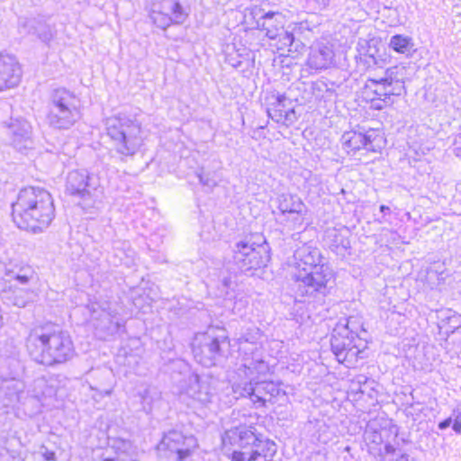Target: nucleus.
<instances>
[{"label": "nucleus", "mask_w": 461, "mask_h": 461, "mask_svg": "<svg viewBox=\"0 0 461 461\" xmlns=\"http://www.w3.org/2000/svg\"><path fill=\"white\" fill-rule=\"evenodd\" d=\"M25 346L33 361L48 367L65 364L76 355L69 333L50 322L32 329Z\"/></svg>", "instance_id": "f257e3e1"}, {"label": "nucleus", "mask_w": 461, "mask_h": 461, "mask_svg": "<svg viewBox=\"0 0 461 461\" xmlns=\"http://www.w3.org/2000/svg\"><path fill=\"white\" fill-rule=\"evenodd\" d=\"M275 41V46L278 50H285L287 49L288 52L298 51L299 48L303 45L300 41H296L293 32L285 30L284 27L276 32L275 38H269Z\"/></svg>", "instance_id": "cd10ccee"}, {"label": "nucleus", "mask_w": 461, "mask_h": 461, "mask_svg": "<svg viewBox=\"0 0 461 461\" xmlns=\"http://www.w3.org/2000/svg\"><path fill=\"white\" fill-rule=\"evenodd\" d=\"M22 68L14 55L0 53V92L19 85Z\"/></svg>", "instance_id": "f3484780"}, {"label": "nucleus", "mask_w": 461, "mask_h": 461, "mask_svg": "<svg viewBox=\"0 0 461 461\" xmlns=\"http://www.w3.org/2000/svg\"><path fill=\"white\" fill-rule=\"evenodd\" d=\"M269 371L268 364L259 356L253 353L251 357H247L244 362L237 369V375L240 379V382L258 381L260 375H265Z\"/></svg>", "instance_id": "6ab92c4d"}, {"label": "nucleus", "mask_w": 461, "mask_h": 461, "mask_svg": "<svg viewBox=\"0 0 461 461\" xmlns=\"http://www.w3.org/2000/svg\"><path fill=\"white\" fill-rule=\"evenodd\" d=\"M197 176L199 178V182L204 186L212 188L217 185L216 181L210 176L209 173L200 172L197 173Z\"/></svg>", "instance_id": "ea45409f"}, {"label": "nucleus", "mask_w": 461, "mask_h": 461, "mask_svg": "<svg viewBox=\"0 0 461 461\" xmlns=\"http://www.w3.org/2000/svg\"><path fill=\"white\" fill-rule=\"evenodd\" d=\"M47 108L46 121L54 130H69L82 118L80 98L65 87L50 92Z\"/></svg>", "instance_id": "7ed1b4c3"}, {"label": "nucleus", "mask_w": 461, "mask_h": 461, "mask_svg": "<svg viewBox=\"0 0 461 461\" xmlns=\"http://www.w3.org/2000/svg\"><path fill=\"white\" fill-rule=\"evenodd\" d=\"M452 429L456 434H461V421L453 420Z\"/></svg>", "instance_id": "de8ad7c7"}, {"label": "nucleus", "mask_w": 461, "mask_h": 461, "mask_svg": "<svg viewBox=\"0 0 461 461\" xmlns=\"http://www.w3.org/2000/svg\"><path fill=\"white\" fill-rule=\"evenodd\" d=\"M14 384V387L15 388V392L14 393H12L10 394V400L13 402V401H18L19 400V393L21 392V389L18 388V384L19 383L18 382H13Z\"/></svg>", "instance_id": "c03bdc74"}, {"label": "nucleus", "mask_w": 461, "mask_h": 461, "mask_svg": "<svg viewBox=\"0 0 461 461\" xmlns=\"http://www.w3.org/2000/svg\"><path fill=\"white\" fill-rule=\"evenodd\" d=\"M294 257L298 261V267H306L308 270L322 266V257L317 248L303 245L294 251Z\"/></svg>", "instance_id": "393cba45"}, {"label": "nucleus", "mask_w": 461, "mask_h": 461, "mask_svg": "<svg viewBox=\"0 0 461 461\" xmlns=\"http://www.w3.org/2000/svg\"><path fill=\"white\" fill-rule=\"evenodd\" d=\"M0 298L5 304L23 308L30 300V293L11 285L8 288L3 287L0 290Z\"/></svg>", "instance_id": "bb28decb"}, {"label": "nucleus", "mask_w": 461, "mask_h": 461, "mask_svg": "<svg viewBox=\"0 0 461 461\" xmlns=\"http://www.w3.org/2000/svg\"><path fill=\"white\" fill-rule=\"evenodd\" d=\"M453 151L457 157L461 158V133L456 135L454 139Z\"/></svg>", "instance_id": "79ce46f5"}, {"label": "nucleus", "mask_w": 461, "mask_h": 461, "mask_svg": "<svg viewBox=\"0 0 461 461\" xmlns=\"http://www.w3.org/2000/svg\"><path fill=\"white\" fill-rule=\"evenodd\" d=\"M5 275L9 282L14 280L19 284L25 285L32 278L33 270L28 265L14 266L13 267H6Z\"/></svg>", "instance_id": "c756f323"}, {"label": "nucleus", "mask_w": 461, "mask_h": 461, "mask_svg": "<svg viewBox=\"0 0 461 461\" xmlns=\"http://www.w3.org/2000/svg\"><path fill=\"white\" fill-rule=\"evenodd\" d=\"M21 32L36 35L41 41L50 42L53 38L52 28L46 23L35 18H23L19 22Z\"/></svg>", "instance_id": "4be33fe9"}, {"label": "nucleus", "mask_w": 461, "mask_h": 461, "mask_svg": "<svg viewBox=\"0 0 461 461\" xmlns=\"http://www.w3.org/2000/svg\"><path fill=\"white\" fill-rule=\"evenodd\" d=\"M315 2L321 9H326L330 4V0H315Z\"/></svg>", "instance_id": "49530a36"}, {"label": "nucleus", "mask_w": 461, "mask_h": 461, "mask_svg": "<svg viewBox=\"0 0 461 461\" xmlns=\"http://www.w3.org/2000/svg\"><path fill=\"white\" fill-rule=\"evenodd\" d=\"M122 444L123 447H127L130 446V443L128 441H122Z\"/></svg>", "instance_id": "3c124183"}, {"label": "nucleus", "mask_w": 461, "mask_h": 461, "mask_svg": "<svg viewBox=\"0 0 461 461\" xmlns=\"http://www.w3.org/2000/svg\"><path fill=\"white\" fill-rule=\"evenodd\" d=\"M375 52H377L376 50H374L372 51L371 48H369L366 50V53L364 54L365 62L368 68H371V67H376L377 68H382L383 64L384 63V60L383 59H380L375 56Z\"/></svg>", "instance_id": "4c0bfd02"}, {"label": "nucleus", "mask_w": 461, "mask_h": 461, "mask_svg": "<svg viewBox=\"0 0 461 461\" xmlns=\"http://www.w3.org/2000/svg\"><path fill=\"white\" fill-rule=\"evenodd\" d=\"M232 391L238 397H249L254 403L264 406L267 396L269 400L280 393V387L273 381L234 382Z\"/></svg>", "instance_id": "9b49d317"}, {"label": "nucleus", "mask_w": 461, "mask_h": 461, "mask_svg": "<svg viewBox=\"0 0 461 461\" xmlns=\"http://www.w3.org/2000/svg\"><path fill=\"white\" fill-rule=\"evenodd\" d=\"M230 344L229 337L221 330V334L203 333L197 335L192 344V351L195 360L205 367L215 366Z\"/></svg>", "instance_id": "6e6552de"}, {"label": "nucleus", "mask_w": 461, "mask_h": 461, "mask_svg": "<svg viewBox=\"0 0 461 461\" xmlns=\"http://www.w3.org/2000/svg\"><path fill=\"white\" fill-rule=\"evenodd\" d=\"M454 108H456L458 109V106L456 104V102L455 101H452V104H451Z\"/></svg>", "instance_id": "603ef678"}, {"label": "nucleus", "mask_w": 461, "mask_h": 461, "mask_svg": "<svg viewBox=\"0 0 461 461\" xmlns=\"http://www.w3.org/2000/svg\"><path fill=\"white\" fill-rule=\"evenodd\" d=\"M336 328H345L348 334L359 339L360 332H366L364 324L357 316H350L346 320L345 324H339Z\"/></svg>", "instance_id": "72a5a7b5"}, {"label": "nucleus", "mask_w": 461, "mask_h": 461, "mask_svg": "<svg viewBox=\"0 0 461 461\" xmlns=\"http://www.w3.org/2000/svg\"><path fill=\"white\" fill-rule=\"evenodd\" d=\"M285 23V15L280 12L269 11L257 21V27L266 32V36L275 38Z\"/></svg>", "instance_id": "b1692460"}, {"label": "nucleus", "mask_w": 461, "mask_h": 461, "mask_svg": "<svg viewBox=\"0 0 461 461\" xmlns=\"http://www.w3.org/2000/svg\"><path fill=\"white\" fill-rule=\"evenodd\" d=\"M12 217L18 228L33 233L41 232L55 217L51 194L41 187L21 189L16 201L12 203Z\"/></svg>", "instance_id": "f03ea898"}, {"label": "nucleus", "mask_w": 461, "mask_h": 461, "mask_svg": "<svg viewBox=\"0 0 461 461\" xmlns=\"http://www.w3.org/2000/svg\"><path fill=\"white\" fill-rule=\"evenodd\" d=\"M436 319L438 335L442 339L452 332L451 330L461 324V315L449 308L438 310Z\"/></svg>", "instance_id": "5701e85b"}, {"label": "nucleus", "mask_w": 461, "mask_h": 461, "mask_svg": "<svg viewBox=\"0 0 461 461\" xmlns=\"http://www.w3.org/2000/svg\"><path fill=\"white\" fill-rule=\"evenodd\" d=\"M277 208L282 214L301 216L304 211V203L297 195L283 194L276 198Z\"/></svg>", "instance_id": "a878e982"}, {"label": "nucleus", "mask_w": 461, "mask_h": 461, "mask_svg": "<svg viewBox=\"0 0 461 461\" xmlns=\"http://www.w3.org/2000/svg\"><path fill=\"white\" fill-rule=\"evenodd\" d=\"M277 451L276 444L259 434L258 440L249 450H233V461H272Z\"/></svg>", "instance_id": "2eb2a0df"}, {"label": "nucleus", "mask_w": 461, "mask_h": 461, "mask_svg": "<svg viewBox=\"0 0 461 461\" xmlns=\"http://www.w3.org/2000/svg\"><path fill=\"white\" fill-rule=\"evenodd\" d=\"M149 16L158 29L183 24L188 17L182 0H148Z\"/></svg>", "instance_id": "1a4fd4ad"}, {"label": "nucleus", "mask_w": 461, "mask_h": 461, "mask_svg": "<svg viewBox=\"0 0 461 461\" xmlns=\"http://www.w3.org/2000/svg\"><path fill=\"white\" fill-rule=\"evenodd\" d=\"M384 450L386 454H393L395 452V447L391 444H386L384 446Z\"/></svg>", "instance_id": "09e8293b"}, {"label": "nucleus", "mask_w": 461, "mask_h": 461, "mask_svg": "<svg viewBox=\"0 0 461 461\" xmlns=\"http://www.w3.org/2000/svg\"><path fill=\"white\" fill-rule=\"evenodd\" d=\"M354 336L348 334L345 328H335L330 338L331 350L340 363L351 365L361 354Z\"/></svg>", "instance_id": "ddd939ff"}, {"label": "nucleus", "mask_w": 461, "mask_h": 461, "mask_svg": "<svg viewBox=\"0 0 461 461\" xmlns=\"http://www.w3.org/2000/svg\"><path fill=\"white\" fill-rule=\"evenodd\" d=\"M269 252L270 248L264 238L258 243L240 240L232 247L229 264L233 271L247 273L257 270L267 265L270 260Z\"/></svg>", "instance_id": "39448f33"}, {"label": "nucleus", "mask_w": 461, "mask_h": 461, "mask_svg": "<svg viewBox=\"0 0 461 461\" xmlns=\"http://www.w3.org/2000/svg\"><path fill=\"white\" fill-rule=\"evenodd\" d=\"M389 46L398 53L407 54L411 51L413 43L411 37L396 34L391 38Z\"/></svg>", "instance_id": "473e14b6"}, {"label": "nucleus", "mask_w": 461, "mask_h": 461, "mask_svg": "<svg viewBox=\"0 0 461 461\" xmlns=\"http://www.w3.org/2000/svg\"><path fill=\"white\" fill-rule=\"evenodd\" d=\"M196 446L197 441L194 436L184 435L178 430H170L158 445V451L161 457L170 461H180L187 457Z\"/></svg>", "instance_id": "9d476101"}, {"label": "nucleus", "mask_w": 461, "mask_h": 461, "mask_svg": "<svg viewBox=\"0 0 461 461\" xmlns=\"http://www.w3.org/2000/svg\"><path fill=\"white\" fill-rule=\"evenodd\" d=\"M260 330L255 326H251L243 330L239 337L236 338L238 344L249 343L255 345L260 339Z\"/></svg>", "instance_id": "f704fd0d"}, {"label": "nucleus", "mask_w": 461, "mask_h": 461, "mask_svg": "<svg viewBox=\"0 0 461 461\" xmlns=\"http://www.w3.org/2000/svg\"><path fill=\"white\" fill-rule=\"evenodd\" d=\"M282 119L284 121H281L280 123H282L284 125L289 126V125H292L293 123H294L298 119V116L296 114L294 108L287 107Z\"/></svg>", "instance_id": "58836bf2"}, {"label": "nucleus", "mask_w": 461, "mask_h": 461, "mask_svg": "<svg viewBox=\"0 0 461 461\" xmlns=\"http://www.w3.org/2000/svg\"><path fill=\"white\" fill-rule=\"evenodd\" d=\"M343 149L348 154H354L361 149L367 151L376 152L381 149L383 136L375 129H369L365 133L357 131L344 132L341 137Z\"/></svg>", "instance_id": "4468645a"}, {"label": "nucleus", "mask_w": 461, "mask_h": 461, "mask_svg": "<svg viewBox=\"0 0 461 461\" xmlns=\"http://www.w3.org/2000/svg\"><path fill=\"white\" fill-rule=\"evenodd\" d=\"M451 417L453 420L461 421V405H458L456 408L453 410Z\"/></svg>", "instance_id": "a18cd8bd"}, {"label": "nucleus", "mask_w": 461, "mask_h": 461, "mask_svg": "<svg viewBox=\"0 0 461 461\" xmlns=\"http://www.w3.org/2000/svg\"><path fill=\"white\" fill-rule=\"evenodd\" d=\"M287 101L288 99L285 97V95H278L276 101L273 103L269 108H267L268 117L277 123H280L281 121H284L282 118L287 109Z\"/></svg>", "instance_id": "2f4dec72"}, {"label": "nucleus", "mask_w": 461, "mask_h": 461, "mask_svg": "<svg viewBox=\"0 0 461 461\" xmlns=\"http://www.w3.org/2000/svg\"><path fill=\"white\" fill-rule=\"evenodd\" d=\"M334 50L328 42H318L311 48L308 65L314 69H326L334 63Z\"/></svg>", "instance_id": "412c9836"}, {"label": "nucleus", "mask_w": 461, "mask_h": 461, "mask_svg": "<svg viewBox=\"0 0 461 461\" xmlns=\"http://www.w3.org/2000/svg\"><path fill=\"white\" fill-rule=\"evenodd\" d=\"M106 132L114 150L124 157L135 155L143 144L141 122L125 114L108 118Z\"/></svg>", "instance_id": "20e7f679"}, {"label": "nucleus", "mask_w": 461, "mask_h": 461, "mask_svg": "<svg viewBox=\"0 0 461 461\" xmlns=\"http://www.w3.org/2000/svg\"><path fill=\"white\" fill-rule=\"evenodd\" d=\"M325 240L330 249L337 254H342L350 247L348 239L336 229L326 231Z\"/></svg>", "instance_id": "c85d7f7f"}, {"label": "nucleus", "mask_w": 461, "mask_h": 461, "mask_svg": "<svg viewBox=\"0 0 461 461\" xmlns=\"http://www.w3.org/2000/svg\"><path fill=\"white\" fill-rule=\"evenodd\" d=\"M366 87L373 92V99L390 104L391 96H400L405 92L404 68L390 67L383 72V75H379L376 68H374L373 76L367 79Z\"/></svg>", "instance_id": "0eeeda50"}, {"label": "nucleus", "mask_w": 461, "mask_h": 461, "mask_svg": "<svg viewBox=\"0 0 461 461\" xmlns=\"http://www.w3.org/2000/svg\"><path fill=\"white\" fill-rule=\"evenodd\" d=\"M186 394L202 405H206L212 402L215 395V389L212 385L210 378L194 375L186 389Z\"/></svg>", "instance_id": "aec40b11"}, {"label": "nucleus", "mask_w": 461, "mask_h": 461, "mask_svg": "<svg viewBox=\"0 0 461 461\" xmlns=\"http://www.w3.org/2000/svg\"><path fill=\"white\" fill-rule=\"evenodd\" d=\"M380 212L385 213L387 212H390V208L388 206H386V205H381L380 206Z\"/></svg>", "instance_id": "8fccbe9b"}, {"label": "nucleus", "mask_w": 461, "mask_h": 461, "mask_svg": "<svg viewBox=\"0 0 461 461\" xmlns=\"http://www.w3.org/2000/svg\"><path fill=\"white\" fill-rule=\"evenodd\" d=\"M41 454L45 461H56V454L54 451L48 449V447L42 446L41 447Z\"/></svg>", "instance_id": "a19ab883"}, {"label": "nucleus", "mask_w": 461, "mask_h": 461, "mask_svg": "<svg viewBox=\"0 0 461 461\" xmlns=\"http://www.w3.org/2000/svg\"><path fill=\"white\" fill-rule=\"evenodd\" d=\"M449 98L453 99L454 96L452 95H450L446 88L436 90V99L434 100V102L436 103V106L444 104L445 110L447 112H449V108H450Z\"/></svg>", "instance_id": "e433bc0d"}, {"label": "nucleus", "mask_w": 461, "mask_h": 461, "mask_svg": "<svg viewBox=\"0 0 461 461\" xmlns=\"http://www.w3.org/2000/svg\"><path fill=\"white\" fill-rule=\"evenodd\" d=\"M451 330L452 332L442 339L440 346L447 353L458 354L461 352V324Z\"/></svg>", "instance_id": "7c9ffc66"}, {"label": "nucleus", "mask_w": 461, "mask_h": 461, "mask_svg": "<svg viewBox=\"0 0 461 461\" xmlns=\"http://www.w3.org/2000/svg\"><path fill=\"white\" fill-rule=\"evenodd\" d=\"M8 134L12 140V145L22 151L30 148L32 140V126L23 118L11 119L8 124Z\"/></svg>", "instance_id": "a211bd4d"}, {"label": "nucleus", "mask_w": 461, "mask_h": 461, "mask_svg": "<svg viewBox=\"0 0 461 461\" xmlns=\"http://www.w3.org/2000/svg\"><path fill=\"white\" fill-rule=\"evenodd\" d=\"M258 436L255 426L240 424L227 429L221 440L224 447L231 446L240 448V451H245L258 440Z\"/></svg>", "instance_id": "dca6fc26"}, {"label": "nucleus", "mask_w": 461, "mask_h": 461, "mask_svg": "<svg viewBox=\"0 0 461 461\" xmlns=\"http://www.w3.org/2000/svg\"><path fill=\"white\" fill-rule=\"evenodd\" d=\"M452 421H453V419L450 416L447 419H445L442 421H440L438 423V427L439 429L444 430V429H447L451 425Z\"/></svg>", "instance_id": "37998d69"}, {"label": "nucleus", "mask_w": 461, "mask_h": 461, "mask_svg": "<svg viewBox=\"0 0 461 461\" xmlns=\"http://www.w3.org/2000/svg\"><path fill=\"white\" fill-rule=\"evenodd\" d=\"M296 293L301 296L317 298L325 296L334 282V273L328 264L308 270L306 267L294 273Z\"/></svg>", "instance_id": "423d86ee"}, {"label": "nucleus", "mask_w": 461, "mask_h": 461, "mask_svg": "<svg viewBox=\"0 0 461 461\" xmlns=\"http://www.w3.org/2000/svg\"><path fill=\"white\" fill-rule=\"evenodd\" d=\"M101 187L100 179L86 170H73L68 173L66 183L67 192L84 201L94 197Z\"/></svg>", "instance_id": "f8f14e48"}, {"label": "nucleus", "mask_w": 461, "mask_h": 461, "mask_svg": "<svg viewBox=\"0 0 461 461\" xmlns=\"http://www.w3.org/2000/svg\"><path fill=\"white\" fill-rule=\"evenodd\" d=\"M308 87L310 88V92L307 94V96H302V101L305 102L308 98H310V95L311 94H315L316 91L318 92H321L323 90V88L326 87V84L322 81H319V82H312L311 83L310 86L304 84V83H302L298 87L297 89L299 91H303V92H307L308 91Z\"/></svg>", "instance_id": "c9c22d12"}]
</instances>
